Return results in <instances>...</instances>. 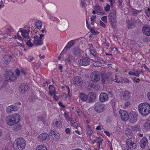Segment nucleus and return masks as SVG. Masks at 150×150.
Masks as SVG:
<instances>
[{"instance_id": "nucleus-47", "label": "nucleus", "mask_w": 150, "mask_h": 150, "mask_svg": "<svg viewBox=\"0 0 150 150\" xmlns=\"http://www.w3.org/2000/svg\"><path fill=\"white\" fill-rule=\"evenodd\" d=\"M145 13L147 16L150 17V9L148 8L145 10Z\"/></svg>"}, {"instance_id": "nucleus-60", "label": "nucleus", "mask_w": 150, "mask_h": 150, "mask_svg": "<svg viewBox=\"0 0 150 150\" xmlns=\"http://www.w3.org/2000/svg\"><path fill=\"white\" fill-rule=\"evenodd\" d=\"M100 25L101 26H102L104 28L105 27V24L104 23H103V22H102L101 21H100Z\"/></svg>"}, {"instance_id": "nucleus-4", "label": "nucleus", "mask_w": 150, "mask_h": 150, "mask_svg": "<svg viewBox=\"0 0 150 150\" xmlns=\"http://www.w3.org/2000/svg\"><path fill=\"white\" fill-rule=\"evenodd\" d=\"M5 80L6 81H13L17 79V77L15 76L11 71H6L5 73Z\"/></svg>"}, {"instance_id": "nucleus-7", "label": "nucleus", "mask_w": 150, "mask_h": 150, "mask_svg": "<svg viewBox=\"0 0 150 150\" xmlns=\"http://www.w3.org/2000/svg\"><path fill=\"white\" fill-rule=\"evenodd\" d=\"M38 140L40 142H48L49 139V136L46 133H42L39 135L38 137Z\"/></svg>"}, {"instance_id": "nucleus-57", "label": "nucleus", "mask_w": 150, "mask_h": 150, "mask_svg": "<svg viewBox=\"0 0 150 150\" xmlns=\"http://www.w3.org/2000/svg\"><path fill=\"white\" fill-rule=\"evenodd\" d=\"M34 58L31 56H29L27 59L28 61L31 62L33 59Z\"/></svg>"}, {"instance_id": "nucleus-43", "label": "nucleus", "mask_w": 150, "mask_h": 150, "mask_svg": "<svg viewBox=\"0 0 150 150\" xmlns=\"http://www.w3.org/2000/svg\"><path fill=\"white\" fill-rule=\"evenodd\" d=\"M49 88L50 91L51 92H54L55 93V88L53 85H50Z\"/></svg>"}, {"instance_id": "nucleus-52", "label": "nucleus", "mask_w": 150, "mask_h": 150, "mask_svg": "<svg viewBox=\"0 0 150 150\" xmlns=\"http://www.w3.org/2000/svg\"><path fill=\"white\" fill-rule=\"evenodd\" d=\"M93 81L91 80V81H89L88 82V85L92 88L94 86V84L93 83Z\"/></svg>"}, {"instance_id": "nucleus-21", "label": "nucleus", "mask_w": 150, "mask_h": 150, "mask_svg": "<svg viewBox=\"0 0 150 150\" xmlns=\"http://www.w3.org/2000/svg\"><path fill=\"white\" fill-rule=\"evenodd\" d=\"M34 43L37 45H41L42 44V40L38 36L35 35L34 37Z\"/></svg>"}, {"instance_id": "nucleus-15", "label": "nucleus", "mask_w": 150, "mask_h": 150, "mask_svg": "<svg viewBox=\"0 0 150 150\" xmlns=\"http://www.w3.org/2000/svg\"><path fill=\"white\" fill-rule=\"evenodd\" d=\"M28 88V84L26 83L21 84L19 87V90L22 94H24Z\"/></svg>"}, {"instance_id": "nucleus-37", "label": "nucleus", "mask_w": 150, "mask_h": 150, "mask_svg": "<svg viewBox=\"0 0 150 150\" xmlns=\"http://www.w3.org/2000/svg\"><path fill=\"white\" fill-rule=\"evenodd\" d=\"M135 22L132 20L129 21L128 23V28H131L132 26L134 25Z\"/></svg>"}, {"instance_id": "nucleus-34", "label": "nucleus", "mask_w": 150, "mask_h": 150, "mask_svg": "<svg viewBox=\"0 0 150 150\" xmlns=\"http://www.w3.org/2000/svg\"><path fill=\"white\" fill-rule=\"evenodd\" d=\"M36 150H47V149L45 146L42 145H40L36 147Z\"/></svg>"}, {"instance_id": "nucleus-23", "label": "nucleus", "mask_w": 150, "mask_h": 150, "mask_svg": "<svg viewBox=\"0 0 150 150\" xmlns=\"http://www.w3.org/2000/svg\"><path fill=\"white\" fill-rule=\"evenodd\" d=\"M90 54L93 55L95 58V59L100 61V58L98 56L96 51L95 50H89Z\"/></svg>"}, {"instance_id": "nucleus-26", "label": "nucleus", "mask_w": 150, "mask_h": 150, "mask_svg": "<svg viewBox=\"0 0 150 150\" xmlns=\"http://www.w3.org/2000/svg\"><path fill=\"white\" fill-rule=\"evenodd\" d=\"M143 32L145 35H150V27H144L142 29Z\"/></svg>"}, {"instance_id": "nucleus-27", "label": "nucleus", "mask_w": 150, "mask_h": 150, "mask_svg": "<svg viewBox=\"0 0 150 150\" xmlns=\"http://www.w3.org/2000/svg\"><path fill=\"white\" fill-rule=\"evenodd\" d=\"M125 134L128 138H132L133 137V134L131 130L129 128H126Z\"/></svg>"}, {"instance_id": "nucleus-61", "label": "nucleus", "mask_w": 150, "mask_h": 150, "mask_svg": "<svg viewBox=\"0 0 150 150\" xmlns=\"http://www.w3.org/2000/svg\"><path fill=\"white\" fill-rule=\"evenodd\" d=\"M17 43L21 47H25V45L23 43H19L18 42H17Z\"/></svg>"}, {"instance_id": "nucleus-49", "label": "nucleus", "mask_w": 150, "mask_h": 150, "mask_svg": "<svg viewBox=\"0 0 150 150\" xmlns=\"http://www.w3.org/2000/svg\"><path fill=\"white\" fill-rule=\"evenodd\" d=\"M110 4V5L111 7L113 6L114 4L115 3V0H108Z\"/></svg>"}, {"instance_id": "nucleus-63", "label": "nucleus", "mask_w": 150, "mask_h": 150, "mask_svg": "<svg viewBox=\"0 0 150 150\" xmlns=\"http://www.w3.org/2000/svg\"><path fill=\"white\" fill-rule=\"evenodd\" d=\"M20 73L21 74L25 75L26 74V72L25 71L23 70H20Z\"/></svg>"}, {"instance_id": "nucleus-14", "label": "nucleus", "mask_w": 150, "mask_h": 150, "mask_svg": "<svg viewBox=\"0 0 150 150\" xmlns=\"http://www.w3.org/2000/svg\"><path fill=\"white\" fill-rule=\"evenodd\" d=\"M130 97V93L129 92L127 91H123L121 95V98L122 100H128Z\"/></svg>"}, {"instance_id": "nucleus-13", "label": "nucleus", "mask_w": 150, "mask_h": 150, "mask_svg": "<svg viewBox=\"0 0 150 150\" xmlns=\"http://www.w3.org/2000/svg\"><path fill=\"white\" fill-rule=\"evenodd\" d=\"M91 78L93 81L96 82L100 80V76L98 72H93L91 74Z\"/></svg>"}, {"instance_id": "nucleus-58", "label": "nucleus", "mask_w": 150, "mask_h": 150, "mask_svg": "<svg viewBox=\"0 0 150 150\" xmlns=\"http://www.w3.org/2000/svg\"><path fill=\"white\" fill-rule=\"evenodd\" d=\"M96 18V16H93L91 18V21H93Z\"/></svg>"}, {"instance_id": "nucleus-30", "label": "nucleus", "mask_w": 150, "mask_h": 150, "mask_svg": "<svg viewBox=\"0 0 150 150\" xmlns=\"http://www.w3.org/2000/svg\"><path fill=\"white\" fill-rule=\"evenodd\" d=\"M147 142L148 141L146 138L143 137L141 139V148H144Z\"/></svg>"}, {"instance_id": "nucleus-32", "label": "nucleus", "mask_w": 150, "mask_h": 150, "mask_svg": "<svg viewBox=\"0 0 150 150\" xmlns=\"http://www.w3.org/2000/svg\"><path fill=\"white\" fill-rule=\"evenodd\" d=\"M115 79L113 81L117 83H122V78L119 76H117L116 75L115 76Z\"/></svg>"}, {"instance_id": "nucleus-9", "label": "nucleus", "mask_w": 150, "mask_h": 150, "mask_svg": "<svg viewBox=\"0 0 150 150\" xmlns=\"http://www.w3.org/2000/svg\"><path fill=\"white\" fill-rule=\"evenodd\" d=\"M75 58L69 54H66L64 60L65 62L66 65H70L72 62V60H74Z\"/></svg>"}, {"instance_id": "nucleus-1", "label": "nucleus", "mask_w": 150, "mask_h": 150, "mask_svg": "<svg viewBox=\"0 0 150 150\" xmlns=\"http://www.w3.org/2000/svg\"><path fill=\"white\" fill-rule=\"evenodd\" d=\"M20 118V116L18 114H13L6 117V122L8 125L13 126L19 122Z\"/></svg>"}, {"instance_id": "nucleus-51", "label": "nucleus", "mask_w": 150, "mask_h": 150, "mask_svg": "<svg viewBox=\"0 0 150 150\" xmlns=\"http://www.w3.org/2000/svg\"><path fill=\"white\" fill-rule=\"evenodd\" d=\"M88 131V136L90 137L91 134L93 133V131L91 129H87Z\"/></svg>"}, {"instance_id": "nucleus-31", "label": "nucleus", "mask_w": 150, "mask_h": 150, "mask_svg": "<svg viewBox=\"0 0 150 150\" xmlns=\"http://www.w3.org/2000/svg\"><path fill=\"white\" fill-rule=\"evenodd\" d=\"M74 42L73 40L70 41L67 44L66 47L64 48V51H65V50H67L69 48H71L74 44Z\"/></svg>"}, {"instance_id": "nucleus-56", "label": "nucleus", "mask_w": 150, "mask_h": 150, "mask_svg": "<svg viewBox=\"0 0 150 150\" xmlns=\"http://www.w3.org/2000/svg\"><path fill=\"white\" fill-rule=\"evenodd\" d=\"M58 104L61 107L64 108H65V106L64 105H63L62 102L61 101H59L58 102Z\"/></svg>"}, {"instance_id": "nucleus-2", "label": "nucleus", "mask_w": 150, "mask_h": 150, "mask_svg": "<svg viewBox=\"0 0 150 150\" xmlns=\"http://www.w3.org/2000/svg\"><path fill=\"white\" fill-rule=\"evenodd\" d=\"M26 145L25 141L23 138L16 139L13 144V147L16 150H23Z\"/></svg>"}, {"instance_id": "nucleus-41", "label": "nucleus", "mask_w": 150, "mask_h": 150, "mask_svg": "<svg viewBox=\"0 0 150 150\" xmlns=\"http://www.w3.org/2000/svg\"><path fill=\"white\" fill-rule=\"evenodd\" d=\"M13 39H17L18 40H21L22 42H23V40L21 36L18 34H17V35H14L13 37Z\"/></svg>"}, {"instance_id": "nucleus-33", "label": "nucleus", "mask_w": 150, "mask_h": 150, "mask_svg": "<svg viewBox=\"0 0 150 150\" xmlns=\"http://www.w3.org/2000/svg\"><path fill=\"white\" fill-rule=\"evenodd\" d=\"M62 122L60 120L56 121L53 123L54 127H59L62 125Z\"/></svg>"}, {"instance_id": "nucleus-54", "label": "nucleus", "mask_w": 150, "mask_h": 150, "mask_svg": "<svg viewBox=\"0 0 150 150\" xmlns=\"http://www.w3.org/2000/svg\"><path fill=\"white\" fill-rule=\"evenodd\" d=\"M111 22L112 25L114 27H115L116 26V21H110Z\"/></svg>"}, {"instance_id": "nucleus-17", "label": "nucleus", "mask_w": 150, "mask_h": 150, "mask_svg": "<svg viewBox=\"0 0 150 150\" xmlns=\"http://www.w3.org/2000/svg\"><path fill=\"white\" fill-rule=\"evenodd\" d=\"M108 98L107 94L105 93H101L99 96V100L101 102H104L107 101Z\"/></svg>"}, {"instance_id": "nucleus-29", "label": "nucleus", "mask_w": 150, "mask_h": 150, "mask_svg": "<svg viewBox=\"0 0 150 150\" xmlns=\"http://www.w3.org/2000/svg\"><path fill=\"white\" fill-rule=\"evenodd\" d=\"M150 120H146L144 122L143 125L144 128L146 130H149L150 129Z\"/></svg>"}, {"instance_id": "nucleus-38", "label": "nucleus", "mask_w": 150, "mask_h": 150, "mask_svg": "<svg viewBox=\"0 0 150 150\" xmlns=\"http://www.w3.org/2000/svg\"><path fill=\"white\" fill-rule=\"evenodd\" d=\"M26 45L29 47H31L34 46V44L31 42L30 39L27 40H25Z\"/></svg>"}, {"instance_id": "nucleus-5", "label": "nucleus", "mask_w": 150, "mask_h": 150, "mask_svg": "<svg viewBox=\"0 0 150 150\" xmlns=\"http://www.w3.org/2000/svg\"><path fill=\"white\" fill-rule=\"evenodd\" d=\"M137 113L134 111H132L128 114V119H129V122L134 123L137 122L138 118Z\"/></svg>"}, {"instance_id": "nucleus-19", "label": "nucleus", "mask_w": 150, "mask_h": 150, "mask_svg": "<svg viewBox=\"0 0 150 150\" xmlns=\"http://www.w3.org/2000/svg\"><path fill=\"white\" fill-rule=\"evenodd\" d=\"M108 17L110 21H116V12L113 11L109 14Z\"/></svg>"}, {"instance_id": "nucleus-3", "label": "nucleus", "mask_w": 150, "mask_h": 150, "mask_svg": "<svg viewBox=\"0 0 150 150\" xmlns=\"http://www.w3.org/2000/svg\"><path fill=\"white\" fill-rule=\"evenodd\" d=\"M150 113V105L147 103H141V115H146Z\"/></svg>"}, {"instance_id": "nucleus-44", "label": "nucleus", "mask_w": 150, "mask_h": 150, "mask_svg": "<svg viewBox=\"0 0 150 150\" xmlns=\"http://www.w3.org/2000/svg\"><path fill=\"white\" fill-rule=\"evenodd\" d=\"M21 128V125L20 124H18L17 125H16V126H15L13 127V129L15 131H17L18 130L20 129Z\"/></svg>"}, {"instance_id": "nucleus-10", "label": "nucleus", "mask_w": 150, "mask_h": 150, "mask_svg": "<svg viewBox=\"0 0 150 150\" xmlns=\"http://www.w3.org/2000/svg\"><path fill=\"white\" fill-rule=\"evenodd\" d=\"M49 135L51 138L55 140H57L59 138V134L55 130H51Z\"/></svg>"}, {"instance_id": "nucleus-36", "label": "nucleus", "mask_w": 150, "mask_h": 150, "mask_svg": "<svg viewBox=\"0 0 150 150\" xmlns=\"http://www.w3.org/2000/svg\"><path fill=\"white\" fill-rule=\"evenodd\" d=\"M108 77L106 75H102V81L103 83H105L106 81H108Z\"/></svg>"}, {"instance_id": "nucleus-8", "label": "nucleus", "mask_w": 150, "mask_h": 150, "mask_svg": "<svg viewBox=\"0 0 150 150\" xmlns=\"http://www.w3.org/2000/svg\"><path fill=\"white\" fill-rule=\"evenodd\" d=\"M82 50H81L78 47H75L73 48L72 53L74 56V58L76 57L78 58L80 57L82 52Z\"/></svg>"}, {"instance_id": "nucleus-11", "label": "nucleus", "mask_w": 150, "mask_h": 150, "mask_svg": "<svg viewBox=\"0 0 150 150\" xmlns=\"http://www.w3.org/2000/svg\"><path fill=\"white\" fill-rule=\"evenodd\" d=\"M119 112L123 121H125L128 119V114L126 111L120 110Z\"/></svg>"}, {"instance_id": "nucleus-28", "label": "nucleus", "mask_w": 150, "mask_h": 150, "mask_svg": "<svg viewBox=\"0 0 150 150\" xmlns=\"http://www.w3.org/2000/svg\"><path fill=\"white\" fill-rule=\"evenodd\" d=\"M80 98L82 101H86L88 100V95H86L83 93H81L79 95Z\"/></svg>"}, {"instance_id": "nucleus-45", "label": "nucleus", "mask_w": 150, "mask_h": 150, "mask_svg": "<svg viewBox=\"0 0 150 150\" xmlns=\"http://www.w3.org/2000/svg\"><path fill=\"white\" fill-rule=\"evenodd\" d=\"M110 5L108 4H107L106 6L104 7L105 10L106 12L109 11L110 9Z\"/></svg>"}, {"instance_id": "nucleus-48", "label": "nucleus", "mask_w": 150, "mask_h": 150, "mask_svg": "<svg viewBox=\"0 0 150 150\" xmlns=\"http://www.w3.org/2000/svg\"><path fill=\"white\" fill-rule=\"evenodd\" d=\"M68 121H70L71 125H73L74 124V123L76 122H75V121L74 120H73L72 119H71L69 117H68Z\"/></svg>"}, {"instance_id": "nucleus-12", "label": "nucleus", "mask_w": 150, "mask_h": 150, "mask_svg": "<svg viewBox=\"0 0 150 150\" xmlns=\"http://www.w3.org/2000/svg\"><path fill=\"white\" fill-rule=\"evenodd\" d=\"M132 138H128L126 141V146L129 148H132L134 149L136 147V143L133 142L131 140Z\"/></svg>"}, {"instance_id": "nucleus-39", "label": "nucleus", "mask_w": 150, "mask_h": 150, "mask_svg": "<svg viewBox=\"0 0 150 150\" xmlns=\"http://www.w3.org/2000/svg\"><path fill=\"white\" fill-rule=\"evenodd\" d=\"M35 25L38 29H40L41 28L42 24L40 21H38L35 23Z\"/></svg>"}, {"instance_id": "nucleus-6", "label": "nucleus", "mask_w": 150, "mask_h": 150, "mask_svg": "<svg viewBox=\"0 0 150 150\" xmlns=\"http://www.w3.org/2000/svg\"><path fill=\"white\" fill-rule=\"evenodd\" d=\"M105 105L99 102L95 103L93 108L96 111L98 112H102L104 111Z\"/></svg>"}, {"instance_id": "nucleus-25", "label": "nucleus", "mask_w": 150, "mask_h": 150, "mask_svg": "<svg viewBox=\"0 0 150 150\" xmlns=\"http://www.w3.org/2000/svg\"><path fill=\"white\" fill-rule=\"evenodd\" d=\"M95 9L98 15H103L104 14L102 7L97 6L95 7Z\"/></svg>"}, {"instance_id": "nucleus-59", "label": "nucleus", "mask_w": 150, "mask_h": 150, "mask_svg": "<svg viewBox=\"0 0 150 150\" xmlns=\"http://www.w3.org/2000/svg\"><path fill=\"white\" fill-rule=\"evenodd\" d=\"M76 111L77 112V113L79 115L81 114V113H82L81 111L79 108H77L76 109Z\"/></svg>"}, {"instance_id": "nucleus-18", "label": "nucleus", "mask_w": 150, "mask_h": 150, "mask_svg": "<svg viewBox=\"0 0 150 150\" xmlns=\"http://www.w3.org/2000/svg\"><path fill=\"white\" fill-rule=\"evenodd\" d=\"M88 101L89 102H93L94 101L96 98V94L93 92L89 93L88 95Z\"/></svg>"}, {"instance_id": "nucleus-24", "label": "nucleus", "mask_w": 150, "mask_h": 150, "mask_svg": "<svg viewBox=\"0 0 150 150\" xmlns=\"http://www.w3.org/2000/svg\"><path fill=\"white\" fill-rule=\"evenodd\" d=\"M18 109L17 108L16 106L13 105L8 106L6 109V111L8 113H10L12 111H16Z\"/></svg>"}, {"instance_id": "nucleus-53", "label": "nucleus", "mask_w": 150, "mask_h": 150, "mask_svg": "<svg viewBox=\"0 0 150 150\" xmlns=\"http://www.w3.org/2000/svg\"><path fill=\"white\" fill-rule=\"evenodd\" d=\"M130 104V101H128L126 102L125 104L124 107L125 108H126L128 106H129V105Z\"/></svg>"}, {"instance_id": "nucleus-40", "label": "nucleus", "mask_w": 150, "mask_h": 150, "mask_svg": "<svg viewBox=\"0 0 150 150\" xmlns=\"http://www.w3.org/2000/svg\"><path fill=\"white\" fill-rule=\"evenodd\" d=\"M117 100L115 98H114L111 101V104L113 108H115V106L116 104Z\"/></svg>"}, {"instance_id": "nucleus-16", "label": "nucleus", "mask_w": 150, "mask_h": 150, "mask_svg": "<svg viewBox=\"0 0 150 150\" xmlns=\"http://www.w3.org/2000/svg\"><path fill=\"white\" fill-rule=\"evenodd\" d=\"M90 59L86 57L79 60V64L82 66H87L89 65Z\"/></svg>"}, {"instance_id": "nucleus-42", "label": "nucleus", "mask_w": 150, "mask_h": 150, "mask_svg": "<svg viewBox=\"0 0 150 150\" xmlns=\"http://www.w3.org/2000/svg\"><path fill=\"white\" fill-rule=\"evenodd\" d=\"M94 140L96 142L98 143H100L103 141V139L101 137H96Z\"/></svg>"}, {"instance_id": "nucleus-22", "label": "nucleus", "mask_w": 150, "mask_h": 150, "mask_svg": "<svg viewBox=\"0 0 150 150\" xmlns=\"http://www.w3.org/2000/svg\"><path fill=\"white\" fill-rule=\"evenodd\" d=\"M20 32L21 33V35L24 38H28L29 37V31L25 29H19L18 32Z\"/></svg>"}, {"instance_id": "nucleus-50", "label": "nucleus", "mask_w": 150, "mask_h": 150, "mask_svg": "<svg viewBox=\"0 0 150 150\" xmlns=\"http://www.w3.org/2000/svg\"><path fill=\"white\" fill-rule=\"evenodd\" d=\"M101 20L102 21H103L104 22L107 23V17L106 16H103L101 18Z\"/></svg>"}, {"instance_id": "nucleus-64", "label": "nucleus", "mask_w": 150, "mask_h": 150, "mask_svg": "<svg viewBox=\"0 0 150 150\" xmlns=\"http://www.w3.org/2000/svg\"><path fill=\"white\" fill-rule=\"evenodd\" d=\"M104 133L108 137H109L110 135V133L107 131H104Z\"/></svg>"}, {"instance_id": "nucleus-46", "label": "nucleus", "mask_w": 150, "mask_h": 150, "mask_svg": "<svg viewBox=\"0 0 150 150\" xmlns=\"http://www.w3.org/2000/svg\"><path fill=\"white\" fill-rule=\"evenodd\" d=\"M129 74L130 75H133L136 76H139V74L138 73H135L134 72L132 71H130L129 72Z\"/></svg>"}, {"instance_id": "nucleus-20", "label": "nucleus", "mask_w": 150, "mask_h": 150, "mask_svg": "<svg viewBox=\"0 0 150 150\" xmlns=\"http://www.w3.org/2000/svg\"><path fill=\"white\" fill-rule=\"evenodd\" d=\"M82 81V79L80 76H76L74 77L73 83L75 85H80L81 84Z\"/></svg>"}, {"instance_id": "nucleus-55", "label": "nucleus", "mask_w": 150, "mask_h": 150, "mask_svg": "<svg viewBox=\"0 0 150 150\" xmlns=\"http://www.w3.org/2000/svg\"><path fill=\"white\" fill-rule=\"evenodd\" d=\"M16 74L17 76H19L20 75V70H19L18 69H17L15 71Z\"/></svg>"}, {"instance_id": "nucleus-62", "label": "nucleus", "mask_w": 150, "mask_h": 150, "mask_svg": "<svg viewBox=\"0 0 150 150\" xmlns=\"http://www.w3.org/2000/svg\"><path fill=\"white\" fill-rule=\"evenodd\" d=\"M65 56H61V55H60L58 57V59L59 60H61L62 59H63V60H64L63 58H65Z\"/></svg>"}, {"instance_id": "nucleus-35", "label": "nucleus", "mask_w": 150, "mask_h": 150, "mask_svg": "<svg viewBox=\"0 0 150 150\" xmlns=\"http://www.w3.org/2000/svg\"><path fill=\"white\" fill-rule=\"evenodd\" d=\"M8 58L9 59H11L12 58V56L11 55H9L8 56H4V63L5 64H8L9 62V60L8 59H5L6 58Z\"/></svg>"}]
</instances>
